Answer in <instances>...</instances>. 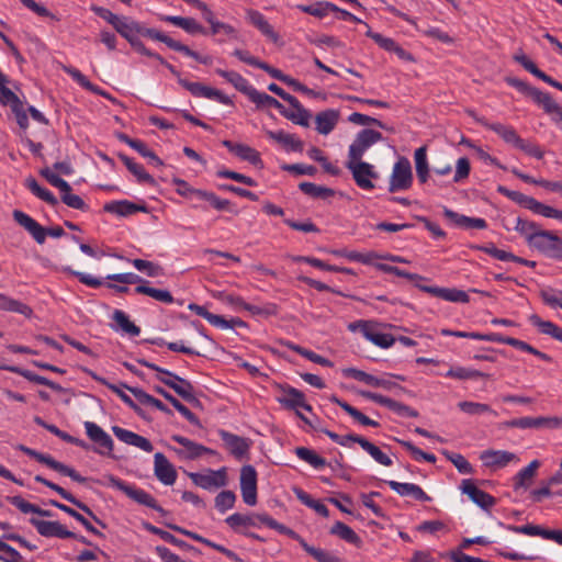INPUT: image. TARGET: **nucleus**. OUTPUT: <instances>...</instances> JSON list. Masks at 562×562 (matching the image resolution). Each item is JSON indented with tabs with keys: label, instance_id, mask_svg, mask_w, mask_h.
Instances as JSON below:
<instances>
[{
	"label": "nucleus",
	"instance_id": "f257e3e1",
	"mask_svg": "<svg viewBox=\"0 0 562 562\" xmlns=\"http://www.w3.org/2000/svg\"><path fill=\"white\" fill-rule=\"evenodd\" d=\"M505 81L516 88L520 93L531 98L533 102L543 109L544 113L551 116L552 121H562V105L558 104L549 93L515 77H506Z\"/></svg>",
	"mask_w": 562,
	"mask_h": 562
},
{
	"label": "nucleus",
	"instance_id": "f03ea898",
	"mask_svg": "<svg viewBox=\"0 0 562 562\" xmlns=\"http://www.w3.org/2000/svg\"><path fill=\"white\" fill-rule=\"evenodd\" d=\"M137 362L158 372L157 379L172 389L182 400L193 405H200V401L194 395V387L190 381L145 359H137Z\"/></svg>",
	"mask_w": 562,
	"mask_h": 562
},
{
	"label": "nucleus",
	"instance_id": "7ed1b4c3",
	"mask_svg": "<svg viewBox=\"0 0 562 562\" xmlns=\"http://www.w3.org/2000/svg\"><path fill=\"white\" fill-rule=\"evenodd\" d=\"M109 484L123 492L134 502L155 509L161 515H166V510L157 504V501L146 491L125 483L114 475H108Z\"/></svg>",
	"mask_w": 562,
	"mask_h": 562
},
{
	"label": "nucleus",
	"instance_id": "20e7f679",
	"mask_svg": "<svg viewBox=\"0 0 562 562\" xmlns=\"http://www.w3.org/2000/svg\"><path fill=\"white\" fill-rule=\"evenodd\" d=\"M18 449L27 454L29 457L35 459L40 463H43L58 473L69 476L72 481L78 483H86L89 479L80 475L75 469L55 460L52 456L41 453L34 449H31L26 446L19 445Z\"/></svg>",
	"mask_w": 562,
	"mask_h": 562
},
{
	"label": "nucleus",
	"instance_id": "39448f33",
	"mask_svg": "<svg viewBox=\"0 0 562 562\" xmlns=\"http://www.w3.org/2000/svg\"><path fill=\"white\" fill-rule=\"evenodd\" d=\"M413 183L412 166L407 158L401 157L393 167L390 178V192L407 190Z\"/></svg>",
	"mask_w": 562,
	"mask_h": 562
},
{
	"label": "nucleus",
	"instance_id": "423d86ee",
	"mask_svg": "<svg viewBox=\"0 0 562 562\" xmlns=\"http://www.w3.org/2000/svg\"><path fill=\"white\" fill-rule=\"evenodd\" d=\"M346 167L351 171L352 177L357 186L363 190L374 189L372 179L378 178V172L374 167L369 162L360 160L348 159Z\"/></svg>",
	"mask_w": 562,
	"mask_h": 562
},
{
	"label": "nucleus",
	"instance_id": "0eeeda50",
	"mask_svg": "<svg viewBox=\"0 0 562 562\" xmlns=\"http://www.w3.org/2000/svg\"><path fill=\"white\" fill-rule=\"evenodd\" d=\"M383 139V136L380 132L364 128L360 131L352 144L349 146L348 159L360 160L362 159L364 153L375 143Z\"/></svg>",
	"mask_w": 562,
	"mask_h": 562
},
{
	"label": "nucleus",
	"instance_id": "6e6552de",
	"mask_svg": "<svg viewBox=\"0 0 562 562\" xmlns=\"http://www.w3.org/2000/svg\"><path fill=\"white\" fill-rule=\"evenodd\" d=\"M532 248L550 258L562 260V238L552 231L544 229Z\"/></svg>",
	"mask_w": 562,
	"mask_h": 562
},
{
	"label": "nucleus",
	"instance_id": "1a4fd4ad",
	"mask_svg": "<svg viewBox=\"0 0 562 562\" xmlns=\"http://www.w3.org/2000/svg\"><path fill=\"white\" fill-rule=\"evenodd\" d=\"M240 491L245 504H257V472L252 465H244L240 470Z\"/></svg>",
	"mask_w": 562,
	"mask_h": 562
},
{
	"label": "nucleus",
	"instance_id": "9d476101",
	"mask_svg": "<svg viewBox=\"0 0 562 562\" xmlns=\"http://www.w3.org/2000/svg\"><path fill=\"white\" fill-rule=\"evenodd\" d=\"M192 482L204 490L223 487L227 484L226 469L209 470L207 473H190Z\"/></svg>",
	"mask_w": 562,
	"mask_h": 562
},
{
	"label": "nucleus",
	"instance_id": "9b49d317",
	"mask_svg": "<svg viewBox=\"0 0 562 562\" xmlns=\"http://www.w3.org/2000/svg\"><path fill=\"white\" fill-rule=\"evenodd\" d=\"M460 490L467 494L469 498L484 510H488L496 504L495 497L479 488L470 479L462 480Z\"/></svg>",
	"mask_w": 562,
	"mask_h": 562
},
{
	"label": "nucleus",
	"instance_id": "f8f14e48",
	"mask_svg": "<svg viewBox=\"0 0 562 562\" xmlns=\"http://www.w3.org/2000/svg\"><path fill=\"white\" fill-rule=\"evenodd\" d=\"M179 83L184 89L190 91L194 97H203V98H207V99H215L220 103L227 104V105L228 104H233V101L231 100V98L227 97L226 94H224L222 91H220L217 89L204 86V85H202L200 82H190V81H188L186 79H182V78H179Z\"/></svg>",
	"mask_w": 562,
	"mask_h": 562
},
{
	"label": "nucleus",
	"instance_id": "ddd939ff",
	"mask_svg": "<svg viewBox=\"0 0 562 562\" xmlns=\"http://www.w3.org/2000/svg\"><path fill=\"white\" fill-rule=\"evenodd\" d=\"M34 480L38 483L44 484L45 486L49 487L50 490L55 491L60 495L61 498L69 502L70 504L75 505L77 508L81 509L83 513H86L88 516H90L97 524L101 525L103 528L105 527V524L100 520L94 513L90 509L88 505L76 498L71 493L66 491L64 487L46 480L42 475H36Z\"/></svg>",
	"mask_w": 562,
	"mask_h": 562
},
{
	"label": "nucleus",
	"instance_id": "4468645a",
	"mask_svg": "<svg viewBox=\"0 0 562 562\" xmlns=\"http://www.w3.org/2000/svg\"><path fill=\"white\" fill-rule=\"evenodd\" d=\"M85 428L89 439L99 447L95 449V452L100 454H111L113 450L112 438L95 423L86 422Z\"/></svg>",
	"mask_w": 562,
	"mask_h": 562
},
{
	"label": "nucleus",
	"instance_id": "2eb2a0df",
	"mask_svg": "<svg viewBox=\"0 0 562 562\" xmlns=\"http://www.w3.org/2000/svg\"><path fill=\"white\" fill-rule=\"evenodd\" d=\"M415 286L423 292L429 293L436 297H440L442 300L449 302H458V303H468L470 297L467 292L458 289L450 288H439V286H430L423 285L420 283H415Z\"/></svg>",
	"mask_w": 562,
	"mask_h": 562
},
{
	"label": "nucleus",
	"instance_id": "dca6fc26",
	"mask_svg": "<svg viewBox=\"0 0 562 562\" xmlns=\"http://www.w3.org/2000/svg\"><path fill=\"white\" fill-rule=\"evenodd\" d=\"M30 524L34 526L37 532L43 537H57L60 539L75 537V532L67 530L59 521H47L31 518Z\"/></svg>",
	"mask_w": 562,
	"mask_h": 562
},
{
	"label": "nucleus",
	"instance_id": "f3484780",
	"mask_svg": "<svg viewBox=\"0 0 562 562\" xmlns=\"http://www.w3.org/2000/svg\"><path fill=\"white\" fill-rule=\"evenodd\" d=\"M218 436L235 458L241 459L248 453L251 443L249 439L239 437L224 429L218 430Z\"/></svg>",
	"mask_w": 562,
	"mask_h": 562
},
{
	"label": "nucleus",
	"instance_id": "a211bd4d",
	"mask_svg": "<svg viewBox=\"0 0 562 562\" xmlns=\"http://www.w3.org/2000/svg\"><path fill=\"white\" fill-rule=\"evenodd\" d=\"M154 465L155 475L161 483L172 485L176 482L177 471L164 453H155Z\"/></svg>",
	"mask_w": 562,
	"mask_h": 562
},
{
	"label": "nucleus",
	"instance_id": "6ab92c4d",
	"mask_svg": "<svg viewBox=\"0 0 562 562\" xmlns=\"http://www.w3.org/2000/svg\"><path fill=\"white\" fill-rule=\"evenodd\" d=\"M14 221L27 231L37 244H44L46 239V228L40 225L34 218L22 211H13Z\"/></svg>",
	"mask_w": 562,
	"mask_h": 562
},
{
	"label": "nucleus",
	"instance_id": "aec40b11",
	"mask_svg": "<svg viewBox=\"0 0 562 562\" xmlns=\"http://www.w3.org/2000/svg\"><path fill=\"white\" fill-rule=\"evenodd\" d=\"M165 525H166V527H168L171 530L180 532V533H182V535H184V536H187V537H189V538H191V539H193V540H195L198 542H201V543H203V544H205V546H207V547H210V548H212V549L223 553L228 559H231V560H233L235 562H241V559L234 551H232V550H229V549H227V548H225V547H223L221 544H217V543H215V542H213V541H211V540H209V539H206V538H204V537H202V536H200V535H198L195 532L187 530V529H184L182 527H179L177 525H173V524H170V522H166Z\"/></svg>",
	"mask_w": 562,
	"mask_h": 562
},
{
	"label": "nucleus",
	"instance_id": "412c9836",
	"mask_svg": "<svg viewBox=\"0 0 562 562\" xmlns=\"http://www.w3.org/2000/svg\"><path fill=\"white\" fill-rule=\"evenodd\" d=\"M281 390L284 396L280 397L278 401L283 407L295 411H297V408H303L308 412L312 411V406L306 403L303 392L290 385L281 386Z\"/></svg>",
	"mask_w": 562,
	"mask_h": 562
},
{
	"label": "nucleus",
	"instance_id": "4be33fe9",
	"mask_svg": "<svg viewBox=\"0 0 562 562\" xmlns=\"http://www.w3.org/2000/svg\"><path fill=\"white\" fill-rule=\"evenodd\" d=\"M112 431L119 440L126 445L137 447L146 452H151L154 450L153 443L147 438L136 432L124 429L120 426H113Z\"/></svg>",
	"mask_w": 562,
	"mask_h": 562
},
{
	"label": "nucleus",
	"instance_id": "5701e85b",
	"mask_svg": "<svg viewBox=\"0 0 562 562\" xmlns=\"http://www.w3.org/2000/svg\"><path fill=\"white\" fill-rule=\"evenodd\" d=\"M509 530L527 536H540L544 539L554 540L562 546V530L544 529L537 525L509 526Z\"/></svg>",
	"mask_w": 562,
	"mask_h": 562
},
{
	"label": "nucleus",
	"instance_id": "b1692460",
	"mask_svg": "<svg viewBox=\"0 0 562 562\" xmlns=\"http://www.w3.org/2000/svg\"><path fill=\"white\" fill-rule=\"evenodd\" d=\"M103 211L119 216H128L136 212H147V206L145 204L133 203L128 200H122L105 203Z\"/></svg>",
	"mask_w": 562,
	"mask_h": 562
},
{
	"label": "nucleus",
	"instance_id": "393cba45",
	"mask_svg": "<svg viewBox=\"0 0 562 562\" xmlns=\"http://www.w3.org/2000/svg\"><path fill=\"white\" fill-rule=\"evenodd\" d=\"M477 123L495 132L502 139L517 147L521 137L517 134L514 127L504 125L502 123H490L486 119H477Z\"/></svg>",
	"mask_w": 562,
	"mask_h": 562
},
{
	"label": "nucleus",
	"instance_id": "a878e982",
	"mask_svg": "<svg viewBox=\"0 0 562 562\" xmlns=\"http://www.w3.org/2000/svg\"><path fill=\"white\" fill-rule=\"evenodd\" d=\"M515 231L518 232L521 236L525 237L527 244L532 247L537 239H539V236L541 233H543L544 229L541 228L539 224L536 222L517 217L516 224H515Z\"/></svg>",
	"mask_w": 562,
	"mask_h": 562
},
{
	"label": "nucleus",
	"instance_id": "bb28decb",
	"mask_svg": "<svg viewBox=\"0 0 562 562\" xmlns=\"http://www.w3.org/2000/svg\"><path fill=\"white\" fill-rule=\"evenodd\" d=\"M0 369L7 370L9 372L16 373V374H20L23 378H25L26 380H29L30 382H33V383H36V384H40V385L48 386L49 389H52V390H54L56 392H63L64 391V387L61 385H59L58 383L53 382V381L48 380L47 378L38 375V374H36V373H34V372H32L30 370H25V369H22V368H19V367H14V366H1Z\"/></svg>",
	"mask_w": 562,
	"mask_h": 562
},
{
	"label": "nucleus",
	"instance_id": "cd10ccee",
	"mask_svg": "<svg viewBox=\"0 0 562 562\" xmlns=\"http://www.w3.org/2000/svg\"><path fill=\"white\" fill-rule=\"evenodd\" d=\"M481 460L486 467L503 468L509 462L517 460V456L504 450H485L481 453Z\"/></svg>",
	"mask_w": 562,
	"mask_h": 562
},
{
	"label": "nucleus",
	"instance_id": "c85d7f7f",
	"mask_svg": "<svg viewBox=\"0 0 562 562\" xmlns=\"http://www.w3.org/2000/svg\"><path fill=\"white\" fill-rule=\"evenodd\" d=\"M387 485L401 496H412L416 501L429 502L431 498L428 496L420 486L413 483H400L396 481H387Z\"/></svg>",
	"mask_w": 562,
	"mask_h": 562
},
{
	"label": "nucleus",
	"instance_id": "c756f323",
	"mask_svg": "<svg viewBox=\"0 0 562 562\" xmlns=\"http://www.w3.org/2000/svg\"><path fill=\"white\" fill-rule=\"evenodd\" d=\"M339 121V111L328 109L318 112L315 116L316 131L322 135L329 134Z\"/></svg>",
	"mask_w": 562,
	"mask_h": 562
},
{
	"label": "nucleus",
	"instance_id": "7c9ffc66",
	"mask_svg": "<svg viewBox=\"0 0 562 562\" xmlns=\"http://www.w3.org/2000/svg\"><path fill=\"white\" fill-rule=\"evenodd\" d=\"M154 391L167 400L187 420L195 426L201 427L199 418L172 394L158 385L154 386Z\"/></svg>",
	"mask_w": 562,
	"mask_h": 562
},
{
	"label": "nucleus",
	"instance_id": "2f4dec72",
	"mask_svg": "<svg viewBox=\"0 0 562 562\" xmlns=\"http://www.w3.org/2000/svg\"><path fill=\"white\" fill-rule=\"evenodd\" d=\"M267 135L270 139L281 144L288 150L301 153L304 149V143L293 134L283 131H267Z\"/></svg>",
	"mask_w": 562,
	"mask_h": 562
},
{
	"label": "nucleus",
	"instance_id": "473e14b6",
	"mask_svg": "<svg viewBox=\"0 0 562 562\" xmlns=\"http://www.w3.org/2000/svg\"><path fill=\"white\" fill-rule=\"evenodd\" d=\"M171 440H173L175 442L184 447L187 450L186 457L191 460L200 458L203 453H209V454L216 453L214 450H212L207 447H204L200 443H196V442H194L183 436H180V435H172Z\"/></svg>",
	"mask_w": 562,
	"mask_h": 562
},
{
	"label": "nucleus",
	"instance_id": "72a5a7b5",
	"mask_svg": "<svg viewBox=\"0 0 562 562\" xmlns=\"http://www.w3.org/2000/svg\"><path fill=\"white\" fill-rule=\"evenodd\" d=\"M248 21L257 27L263 35L269 37L272 42H278L279 35L274 32L273 27L265 19V16L257 10L249 9L246 12Z\"/></svg>",
	"mask_w": 562,
	"mask_h": 562
},
{
	"label": "nucleus",
	"instance_id": "f704fd0d",
	"mask_svg": "<svg viewBox=\"0 0 562 562\" xmlns=\"http://www.w3.org/2000/svg\"><path fill=\"white\" fill-rule=\"evenodd\" d=\"M216 74L221 77L225 78L229 83L234 86L239 92L250 98L256 88H254L249 82L238 72L228 71L224 69H216Z\"/></svg>",
	"mask_w": 562,
	"mask_h": 562
},
{
	"label": "nucleus",
	"instance_id": "c9c22d12",
	"mask_svg": "<svg viewBox=\"0 0 562 562\" xmlns=\"http://www.w3.org/2000/svg\"><path fill=\"white\" fill-rule=\"evenodd\" d=\"M258 521L268 526L271 529H274L279 531L282 535H286L290 538L296 540L300 546L304 549V544H308L299 533H296L293 529L278 522L272 517H270L268 514H262L257 516Z\"/></svg>",
	"mask_w": 562,
	"mask_h": 562
},
{
	"label": "nucleus",
	"instance_id": "e433bc0d",
	"mask_svg": "<svg viewBox=\"0 0 562 562\" xmlns=\"http://www.w3.org/2000/svg\"><path fill=\"white\" fill-rule=\"evenodd\" d=\"M295 111L285 110L283 112V116L294 124L301 125L303 127L310 126V119L312 117L311 112L305 109L300 101L296 99V103H289Z\"/></svg>",
	"mask_w": 562,
	"mask_h": 562
},
{
	"label": "nucleus",
	"instance_id": "4c0bfd02",
	"mask_svg": "<svg viewBox=\"0 0 562 562\" xmlns=\"http://www.w3.org/2000/svg\"><path fill=\"white\" fill-rule=\"evenodd\" d=\"M119 158L128 169V171L136 177L138 182L156 186V180L148 172L145 171L142 165L136 164L132 158L124 154H119Z\"/></svg>",
	"mask_w": 562,
	"mask_h": 562
},
{
	"label": "nucleus",
	"instance_id": "58836bf2",
	"mask_svg": "<svg viewBox=\"0 0 562 562\" xmlns=\"http://www.w3.org/2000/svg\"><path fill=\"white\" fill-rule=\"evenodd\" d=\"M114 29L121 36L131 43L132 40L140 35L142 25L128 16H122Z\"/></svg>",
	"mask_w": 562,
	"mask_h": 562
},
{
	"label": "nucleus",
	"instance_id": "ea45409f",
	"mask_svg": "<svg viewBox=\"0 0 562 562\" xmlns=\"http://www.w3.org/2000/svg\"><path fill=\"white\" fill-rule=\"evenodd\" d=\"M539 467L540 462L533 460L526 468L521 469L514 477V488L517 491L529 487Z\"/></svg>",
	"mask_w": 562,
	"mask_h": 562
},
{
	"label": "nucleus",
	"instance_id": "a19ab883",
	"mask_svg": "<svg viewBox=\"0 0 562 562\" xmlns=\"http://www.w3.org/2000/svg\"><path fill=\"white\" fill-rule=\"evenodd\" d=\"M115 326H112L115 330H122L125 334L135 337L140 334V328L130 321L128 316L121 310H115L112 315Z\"/></svg>",
	"mask_w": 562,
	"mask_h": 562
},
{
	"label": "nucleus",
	"instance_id": "79ce46f5",
	"mask_svg": "<svg viewBox=\"0 0 562 562\" xmlns=\"http://www.w3.org/2000/svg\"><path fill=\"white\" fill-rule=\"evenodd\" d=\"M529 322L538 327L539 331L549 335L558 341L562 342V328L550 321H543L537 314L529 316Z\"/></svg>",
	"mask_w": 562,
	"mask_h": 562
},
{
	"label": "nucleus",
	"instance_id": "37998d69",
	"mask_svg": "<svg viewBox=\"0 0 562 562\" xmlns=\"http://www.w3.org/2000/svg\"><path fill=\"white\" fill-rule=\"evenodd\" d=\"M249 100L254 102L258 109L274 108L280 112L282 116L283 112H285L286 110V108L282 103H280L276 98L265 92H260L257 89H255Z\"/></svg>",
	"mask_w": 562,
	"mask_h": 562
},
{
	"label": "nucleus",
	"instance_id": "c03bdc74",
	"mask_svg": "<svg viewBox=\"0 0 562 562\" xmlns=\"http://www.w3.org/2000/svg\"><path fill=\"white\" fill-rule=\"evenodd\" d=\"M415 169L420 183H426L429 178V166L427 161V148L422 146L415 150Z\"/></svg>",
	"mask_w": 562,
	"mask_h": 562
},
{
	"label": "nucleus",
	"instance_id": "a18cd8bd",
	"mask_svg": "<svg viewBox=\"0 0 562 562\" xmlns=\"http://www.w3.org/2000/svg\"><path fill=\"white\" fill-rule=\"evenodd\" d=\"M143 527L154 533V535H157L159 536L162 540H165L166 542L168 543H171L176 547H179L181 549H184V550H192V551H195V548L189 543H187L186 541L183 540H180L178 538H176L172 533L166 531V530H162L154 525H151L150 522H143Z\"/></svg>",
	"mask_w": 562,
	"mask_h": 562
},
{
	"label": "nucleus",
	"instance_id": "49530a36",
	"mask_svg": "<svg viewBox=\"0 0 562 562\" xmlns=\"http://www.w3.org/2000/svg\"><path fill=\"white\" fill-rule=\"evenodd\" d=\"M297 9L316 18H324L329 12L338 10V7L327 1H317L313 4H299Z\"/></svg>",
	"mask_w": 562,
	"mask_h": 562
},
{
	"label": "nucleus",
	"instance_id": "de8ad7c7",
	"mask_svg": "<svg viewBox=\"0 0 562 562\" xmlns=\"http://www.w3.org/2000/svg\"><path fill=\"white\" fill-rule=\"evenodd\" d=\"M331 402L336 403L339 407H341L348 415H350L355 420H357L362 426H371V427H378L379 423L369 418L364 414H362L360 411L351 406L345 401L339 400L336 396L331 397Z\"/></svg>",
	"mask_w": 562,
	"mask_h": 562
},
{
	"label": "nucleus",
	"instance_id": "09e8293b",
	"mask_svg": "<svg viewBox=\"0 0 562 562\" xmlns=\"http://www.w3.org/2000/svg\"><path fill=\"white\" fill-rule=\"evenodd\" d=\"M49 505L63 510L64 513L68 514L69 516H71L72 518H75L77 521H79L89 532L95 535V536H99V537H104V535L99 531L98 529H95L91 524L90 521L85 518L80 513H78L77 510H75L74 508L65 505V504H61L55 499H50L49 501Z\"/></svg>",
	"mask_w": 562,
	"mask_h": 562
},
{
	"label": "nucleus",
	"instance_id": "8fccbe9b",
	"mask_svg": "<svg viewBox=\"0 0 562 562\" xmlns=\"http://www.w3.org/2000/svg\"><path fill=\"white\" fill-rule=\"evenodd\" d=\"M8 501L15 506L18 509H20L23 514H36L42 517H52L53 514L50 510L42 509L37 505L31 504L30 502L25 501L21 496H11L8 497Z\"/></svg>",
	"mask_w": 562,
	"mask_h": 562
},
{
	"label": "nucleus",
	"instance_id": "3c124183",
	"mask_svg": "<svg viewBox=\"0 0 562 562\" xmlns=\"http://www.w3.org/2000/svg\"><path fill=\"white\" fill-rule=\"evenodd\" d=\"M25 186L35 196L43 200L47 204L52 206H56L58 204L57 198L49 190L41 187L33 177H29L25 180Z\"/></svg>",
	"mask_w": 562,
	"mask_h": 562
},
{
	"label": "nucleus",
	"instance_id": "603ef678",
	"mask_svg": "<svg viewBox=\"0 0 562 562\" xmlns=\"http://www.w3.org/2000/svg\"><path fill=\"white\" fill-rule=\"evenodd\" d=\"M0 310L15 312V313L24 315L25 317H31L33 315V310L29 305H26L18 300L8 297L1 293H0Z\"/></svg>",
	"mask_w": 562,
	"mask_h": 562
},
{
	"label": "nucleus",
	"instance_id": "864d4df0",
	"mask_svg": "<svg viewBox=\"0 0 562 562\" xmlns=\"http://www.w3.org/2000/svg\"><path fill=\"white\" fill-rule=\"evenodd\" d=\"M195 199L207 202L212 207H214L217 211H232L231 201L221 199L214 192L200 190V192H195Z\"/></svg>",
	"mask_w": 562,
	"mask_h": 562
},
{
	"label": "nucleus",
	"instance_id": "5fc2aeb1",
	"mask_svg": "<svg viewBox=\"0 0 562 562\" xmlns=\"http://www.w3.org/2000/svg\"><path fill=\"white\" fill-rule=\"evenodd\" d=\"M294 494L301 503H303L305 506L314 509L318 515H321L325 518H327L329 516L328 508L319 501L314 499L310 494H307L303 490L295 487Z\"/></svg>",
	"mask_w": 562,
	"mask_h": 562
},
{
	"label": "nucleus",
	"instance_id": "6e6d98bb",
	"mask_svg": "<svg viewBox=\"0 0 562 562\" xmlns=\"http://www.w3.org/2000/svg\"><path fill=\"white\" fill-rule=\"evenodd\" d=\"M330 533L357 547L361 544L360 537L346 524L336 521L330 528Z\"/></svg>",
	"mask_w": 562,
	"mask_h": 562
},
{
	"label": "nucleus",
	"instance_id": "4d7b16f0",
	"mask_svg": "<svg viewBox=\"0 0 562 562\" xmlns=\"http://www.w3.org/2000/svg\"><path fill=\"white\" fill-rule=\"evenodd\" d=\"M259 514L255 515H244L239 513H235L231 516H228L225 519V522L235 531H239L240 527H255L257 526L256 520H258L257 516Z\"/></svg>",
	"mask_w": 562,
	"mask_h": 562
},
{
	"label": "nucleus",
	"instance_id": "13d9d810",
	"mask_svg": "<svg viewBox=\"0 0 562 562\" xmlns=\"http://www.w3.org/2000/svg\"><path fill=\"white\" fill-rule=\"evenodd\" d=\"M137 294L148 295L159 302L171 304L173 296L168 290L155 289L146 284H139L135 288Z\"/></svg>",
	"mask_w": 562,
	"mask_h": 562
},
{
	"label": "nucleus",
	"instance_id": "bf43d9fd",
	"mask_svg": "<svg viewBox=\"0 0 562 562\" xmlns=\"http://www.w3.org/2000/svg\"><path fill=\"white\" fill-rule=\"evenodd\" d=\"M358 443L360 447L366 450L378 463L390 467L392 465V460L389 456H386L379 447L367 440L364 437L363 439L358 440Z\"/></svg>",
	"mask_w": 562,
	"mask_h": 562
},
{
	"label": "nucleus",
	"instance_id": "052dcab7",
	"mask_svg": "<svg viewBox=\"0 0 562 562\" xmlns=\"http://www.w3.org/2000/svg\"><path fill=\"white\" fill-rule=\"evenodd\" d=\"M140 35L145 37H149L155 41H159L165 43L169 48L179 52L180 46L182 43L171 38L170 36L155 30V29H148L142 25L140 29Z\"/></svg>",
	"mask_w": 562,
	"mask_h": 562
},
{
	"label": "nucleus",
	"instance_id": "680f3d73",
	"mask_svg": "<svg viewBox=\"0 0 562 562\" xmlns=\"http://www.w3.org/2000/svg\"><path fill=\"white\" fill-rule=\"evenodd\" d=\"M504 428H542L541 417H521L512 420L504 422L502 424Z\"/></svg>",
	"mask_w": 562,
	"mask_h": 562
},
{
	"label": "nucleus",
	"instance_id": "e2e57ef3",
	"mask_svg": "<svg viewBox=\"0 0 562 562\" xmlns=\"http://www.w3.org/2000/svg\"><path fill=\"white\" fill-rule=\"evenodd\" d=\"M364 337L381 348H389L396 341L393 335L373 330L371 327L364 333Z\"/></svg>",
	"mask_w": 562,
	"mask_h": 562
},
{
	"label": "nucleus",
	"instance_id": "0e129e2a",
	"mask_svg": "<svg viewBox=\"0 0 562 562\" xmlns=\"http://www.w3.org/2000/svg\"><path fill=\"white\" fill-rule=\"evenodd\" d=\"M443 456L450 461L457 470L462 474H473L474 469L471 463L460 453L445 451Z\"/></svg>",
	"mask_w": 562,
	"mask_h": 562
},
{
	"label": "nucleus",
	"instance_id": "69168bd1",
	"mask_svg": "<svg viewBox=\"0 0 562 562\" xmlns=\"http://www.w3.org/2000/svg\"><path fill=\"white\" fill-rule=\"evenodd\" d=\"M295 454L303 461L310 463L315 469H319L326 465V460L318 454H316L313 450L305 447H297L295 449Z\"/></svg>",
	"mask_w": 562,
	"mask_h": 562
},
{
	"label": "nucleus",
	"instance_id": "338daca9",
	"mask_svg": "<svg viewBox=\"0 0 562 562\" xmlns=\"http://www.w3.org/2000/svg\"><path fill=\"white\" fill-rule=\"evenodd\" d=\"M131 262L138 271L145 272L148 277L155 278L164 274V269L151 261L133 259Z\"/></svg>",
	"mask_w": 562,
	"mask_h": 562
},
{
	"label": "nucleus",
	"instance_id": "774afa93",
	"mask_svg": "<svg viewBox=\"0 0 562 562\" xmlns=\"http://www.w3.org/2000/svg\"><path fill=\"white\" fill-rule=\"evenodd\" d=\"M304 551L312 555L317 562H344L340 558L319 548L304 544Z\"/></svg>",
	"mask_w": 562,
	"mask_h": 562
}]
</instances>
